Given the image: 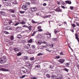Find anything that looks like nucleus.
<instances>
[{
  "mask_svg": "<svg viewBox=\"0 0 79 79\" xmlns=\"http://www.w3.org/2000/svg\"><path fill=\"white\" fill-rule=\"evenodd\" d=\"M72 26L73 27H75L76 26V25L74 23L72 24Z\"/></svg>",
  "mask_w": 79,
  "mask_h": 79,
  "instance_id": "58836bf2",
  "label": "nucleus"
},
{
  "mask_svg": "<svg viewBox=\"0 0 79 79\" xmlns=\"http://www.w3.org/2000/svg\"><path fill=\"white\" fill-rule=\"evenodd\" d=\"M31 79H37V78L35 77H32L31 78Z\"/></svg>",
  "mask_w": 79,
  "mask_h": 79,
  "instance_id": "a18cd8bd",
  "label": "nucleus"
},
{
  "mask_svg": "<svg viewBox=\"0 0 79 79\" xmlns=\"http://www.w3.org/2000/svg\"><path fill=\"white\" fill-rule=\"evenodd\" d=\"M18 24H19V23H16L15 24V26H17V25H18Z\"/></svg>",
  "mask_w": 79,
  "mask_h": 79,
  "instance_id": "0e129e2a",
  "label": "nucleus"
},
{
  "mask_svg": "<svg viewBox=\"0 0 79 79\" xmlns=\"http://www.w3.org/2000/svg\"><path fill=\"white\" fill-rule=\"evenodd\" d=\"M50 37H51V33H50L49 35L47 36V38H50Z\"/></svg>",
  "mask_w": 79,
  "mask_h": 79,
  "instance_id": "4c0bfd02",
  "label": "nucleus"
},
{
  "mask_svg": "<svg viewBox=\"0 0 79 79\" xmlns=\"http://www.w3.org/2000/svg\"><path fill=\"white\" fill-rule=\"evenodd\" d=\"M27 6L26 5H24L22 7V8L24 10H27Z\"/></svg>",
  "mask_w": 79,
  "mask_h": 79,
  "instance_id": "423d86ee",
  "label": "nucleus"
},
{
  "mask_svg": "<svg viewBox=\"0 0 79 79\" xmlns=\"http://www.w3.org/2000/svg\"><path fill=\"white\" fill-rule=\"evenodd\" d=\"M46 77H48V78H50V77H51V76H50V74H47L46 75Z\"/></svg>",
  "mask_w": 79,
  "mask_h": 79,
  "instance_id": "aec40b11",
  "label": "nucleus"
},
{
  "mask_svg": "<svg viewBox=\"0 0 79 79\" xmlns=\"http://www.w3.org/2000/svg\"><path fill=\"white\" fill-rule=\"evenodd\" d=\"M57 30H58V29H55V30L54 31V32L55 33V34H56V33H57V32H59L57 31Z\"/></svg>",
  "mask_w": 79,
  "mask_h": 79,
  "instance_id": "c756f323",
  "label": "nucleus"
},
{
  "mask_svg": "<svg viewBox=\"0 0 79 79\" xmlns=\"http://www.w3.org/2000/svg\"><path fill=\"white\" fill-rule=\"evenodd\" d=\"M26 77V75H23L21 77V78H24V77Z\"/></svg>",
  "mask_w": 79,
  "mask_h": 79,
  "instance_id": "bf43d9fd",
  "label": "nucleus"
},
{
  "mask_svg": "<svg viewBox=\"0 0 79 79\" xmlns=\"http://www.w3.org/2000/svg\"><path fill=\"white\" fill-rule=\"evenodd\" d=\"M49 16H51V15H46L44 17V18H49L50 17H49Z\"/></svg>",
  "mask_w": 79,
  "mask_h": 79,
  "instance_id": "cd10ccee",
  "label": "nucleus"
},
{
  "mask_svg": "<svg viewBox=\"0 0 79 79\" xmlns=\"http://www.w3.org/2000/svg\"><path fill=\"white\" fill-rule=\"evenodd\" d=\"M41 55H43V54L42 53H40L37 54V56H40Z\"/></svg>",
  "mask_w": 79,
  "mask_h": 79,
  "instance_id": "e433bc0d",
  "label": "nucleus"
},
{
  "mask_svg": "<svg viewBox=\"0 0 79 79\" xmlns=\"http://www.w3.org/2000/svg\"><path fill=\"white\" fill-rule=\"evenodd\" d=\"M38 31L39 32H42L43 31V30L42 29H38Z\"/></svg>",
  "mask_w": 79,
  "mask_h": 79,
  "instance_id": "de8ad7c7",
  "label": "nucleus"
},
{
  "mask_svg": "<svg viewBox=\"0 0 79 79\" xmlns=\"http://www.w3.org/2000/svg\"><path fill=\"white\" fill-rule=\"evenodd\" d=\"M20 73L21 74H25L26 73H27V69L25 68L23 70H20Z\"/></svg>",
  "mask_w": 79,
  "mask_h": 79,
  "instance_id": "f03ea898",
  "label": "nucleus"
},
{
  "mask_svg": "<svg viewBox=\"0 0 79 79\" xmlns=\"http://www.w3.org/2000/svg\"><path fill=\"white\" fill-rule=\"evenodd\" d=\"M30 60H31V61H33V60H34V57H31Z\"/></svg>",
  "mask_w": 79,
  "mask_h": 79,
  "instance_id": "a878e982",
  "label": "nucleus"
},
{
  "mask_svg": "<svg viewBox=\"0 0 79 79\" xmlns=\"http://www.w3.org/2000/svg\"><path fill=\"white\" fill-rule=\"evenodd\" d=\"M60 55H65V52L64 51H62V52H61L60 53Z\"/></svg>",
  "mask_w": 79,
  "mask_h": 79,
  "instance_id": "f8f14e48",
  "label": "nucleus"
},
{
  "mask_svg": "<svg viewBox=\"0 0 79 79\" xmlns=\"http://www.w3.org/2000/svg\"><path fill=\"white\" fill-rule=\"evenodd\" d=\"M6 60V58L5 56H3L1 58L0 60V63L1 64H4L5 63V61Z\"/></svg>",
  "mask_w": 79,
  "mask_h": 79,
  "instance_id": "f257e3e1",
  "label": "nucleus"
},
{
  "mask_svg": "<svg viewBox=\"0 0 79 79\" xmlns=\"http://www.w3.org/2000/svg\"><path fill=\"white\" fill-rule=\"evenodd\" d=\"M31 47L33 48V49H34L35 48V45H32L31 46Z\"/></svg>",
  "mask_w": 79,
  "mask_h": 79,
  "instance_id": "5fc2aeb1",
  "label": "nucleus"
},
{
  "mask_svg": "<svg viewBox=\"0 0 79 79\" xmlns=\"http://www.w3.org/2000/svg\"><path fill=\"white\" fill-rule=\"evenodd\" d=\"M70 31L72 32H74V30L73 29H71Z\"/></svg>",
  "mask_w": 79,
  "mask_h": 79,
  "instance_id": "338daca9",
  "label": "nucleus"
},
{
  "mask_svg": "<svg viewBox=\"0 0 79 79\" xmlns=\"http://www.w3.org/2000/svg\"><path fill=\"white\" fill-rule=\"evenodd\" d=\"M37 10V8L36 7H33L31 8V11L32 13H34L35 11Z\"/></svg>",
  "mask_w": 79,
  "mask_h": 79,
  "instance_id": "39448f33",
  "label": "nucleus"
},
{
  "mask_svg": "<svg viewBox=\"0 0 79 79\" xmlns=\"http://www.w3.org/2000/svg\"><path fill=\"white\" fill-rule=\"evenodd\" d=\"M51 77L52 79H56V77L55 75H52L51 76Z\"/></svg>",
  "mask_w": 79,
  "mask_h": 79,
  "instance_id": "9d476101",
  "label": "nucleus"
},
{
  "mask_svg": "<svg viewBox=\"0 0 79 79\" xmlns=\"http://www.w3.org/2000/svg\"><path fill=\"white\" fill-rule=\"evenodd\" d=\"M52 40H57V38H52Z\"/></svg>",
  "mask_w": 79,
  "mask_h": 79,
  "instance_id": "680f3d73",
  "label": "nucleus"
},
{
  "mask_svg": "<svg viewBox=\"0 0 79 79\" xmlns=\"http://www.w3.org/2000/svg\"><path fill=\"white\" fill-rule=\"evenodd\" d=\"M42 40H39L38 42V44L40 45H41L42 44Z\"/></svg>",
  "mask_w": 79,
  "mask_h": 79,
  "instance_id": "f3484780",
  "label": "nucleus"
},
{
  "mask_svg": "<svg viewBox=\"0 0 79 79\" xmlns=\"http://www.w3.org/2000/svg\"><path fill=\"white\" fill-rule=\"evenodd\" d=\"M76 26L79 27V23L78 22L76 23Z\"/></svg>",
  "mask_w": 79,
  "mask_h": 79,
  "instance_id": "4d7b16f0",
  "label": "nucleus"
},
{
  "mask_svg": "<svg viewBox=\"0 0 79 79\" xmlns=\"http://www.w3.org/2000/svg\"><path fill=\"white\" fill-rule=\"evenodd\" d=\"M60 26L61 25H62L63 24V23L62 22H60Z\"/></svg>",
  "mask_w": 79,
  "mask_h": 79,
  "instance_id": "e2e57ef3",
  "label": "nucleus"
},
{
  "mask_svg": "<svg viewBox=\"0 0 79 79\" xmlns=\"http://www.w3.org/2000/svg\"><path fill=\"white\" fill-rule=\"evenodd\" d=\"M64 61L65 60L64 59H60V62L62 63L64 62Z\"/></svg>",
  "mask_w": 79,
  "mask_h": 79,
  "instance_id": "a211bd4d",
  "label": "nucleus"
},
{
  "mask_svg": "<svg viewBox=\"0 0 79 79\" xmlns=\"http://www.w3.org/2000/svg\"><path fill=\"white\" fill-rule=\"evenodd\" d=\"M65 2H66V3H67L68 4H71V3H72L71 1H69V0L66 1H65Z\"/></svg>",
  "mask_w": 79,
  "mask_h": 79,
  "instance_id": "4468645a",
  "label": "nucleus"
},
{
  "mask_svg": "<svg viewBox=\"0 0 79 79\" xmlns=\"http://www.w3.org/2000/svg\"><path fill=\"white\" fill-rule=\"evenodd\" d=\"M36 33V31H34L33 33V34L31 36H34V35H35V34Z\"/></svg>",
  "mask_w": 79,
  "mask_h": 79,
  "instance_id": "49530a36",
  "label": "nucleus"
},
{
  "mask_svg": "<svg viewBox=\"0 0 79 79\" xmlns=\"http://www.w3.org/2000/svg\"><path fill=\"white\" fill-rule=\"evenodd\" d=\"M6 29L7 30H12L13 29L10 26H9L6 27Z\"/></svg>",
  "mask_w": 79,
  "mask_h": 79,
  "instance_id": "dca6fc26",
  "label": "nucleus"
},
{
  "mask_svg": "<svg viewBox=\"0 0 79 79\" xmlns=\"http://www.w3.org/2000/svg\"><path fill=\"white\" fill-rule=\"evenodd\" d=\"M32 23H37V22H35V21L33 20H32Z\"/></svg>",
  "mask_w": 79,
  "mask_h": 79,
  "instance_id": "6e6d98bb",
  "label": "nucleus"
},
{
  "mask_svg": "<svg viewBox=\"0 0 79 79\" xmlns=\"http://www.w3.org/2000/svg\"><path fill=\"white\" fill-rule=\"evenodd\" d=\"M60 3L62 5H64V3L63 2V1H62L61 0H60Z\"/></svg>",
  "mask_w": 79,
  "mask_h": 79,
  "instance_id": "72a5a7b5",
  "label": "nucleus"
},
{
  "mask_svg": "<svg viewBox=\"0 0 79 79\" xmlns=\"http://www.w3.org/2000/svg\"><path fill=\"white\" fill-rule=\"evenodd\" d=\"M11 16L13 17V18H15L16 15H12Z\"/></svg>",
  "mask_w": 79,
  "mask_h": 79,
  "instance_id": "8fccbe9b",
  "label": "nucleus"
},
{
  "mask_svg": "<svg viewBox=\"0 0 79 79\" xmlns=\"http://www.w3.org/2000/svg\"><path fill=\"white\" fill-rule=\"evenodd\" d=\"M5 15V12H2L1 13V14H0V16L1 17V18H3L2 17V16H4Z\"/></svg>",
  "mask_w": 79,
  "mask_h": 79,
  "instance_id": "9b49d317",
  "label": "nucleus"
},
{
  "mask_svg": "<svg viewBox=\"0 0 79 79\" xmlns=\"http://www.w3.org/2000/svg\"><path fill=\"white\" fill-rule=\"evenodd\" d=\"M28 42L29 43H32V40L30 39L28 41Z\"/></svg>",
  "mask_w": 79,
  "mask_h": 79,
  "instance_id": "79ce46f5",
  "label": "nucleus"
},
{
  "mask_svg": "<svg viewBox=\"0 0 79 79\" xmlns=\"http://www.w3.org/2000/svg\"><path fill=\"white\" fill-rule=\"evenodd\" d=\"M22 37V36H21V35L19 34L18 35L17 38H18V39H20V38H21Z\"/></svg>",
  "mask_w": 79,
  "mask_h": 79,
  "instance_id": "4be33fe9",
  "label": "nucleus"
},
{
  "mask_svg": "<svg viewBox=\"0 0 79 79\" xmlns=\"http://www.w3.org/2000/svg\"><path fill=\"white\" fill-rule=\"evenodd\" d=\"M5 66V65H0V68H3Z\"/></svg>",
  "mask_w": 79,
  "mask_h": 79,
  "instance_id": "13d9d810",
  "label": "nucleus"
},
{
  "mask_svg": "<svg viewBox=\"0 0 79 79\" xmlns=\"http://www.w3.org/2000/svg\"><path fill=\"white\" fill-rule=\"evenodd\" d=\"M9 0V1H13V0H3V2H6L5 3H7V2H8V1Z\"/></svg>",
  "mask_w": 79,
  "mask_h": 79,
  "instance_id": "b1692460",
  "label": "nucleus"
},
{
  "mask_svg": "<svg viewBox=\"0 0 79 79\" xmlns=\"http://www.w3.org/2000/svg\"><path fill=\"white\" fill-rule=\"evenodd\" d=\"M56 11L57 12H59L60 11V7H58L56 9Z\"/></svg>",
  "mask_w": 79,
  "mask_h": 79,
  "instance_id": "412c9836",
  "label": "nucleus"
},
{
  "mask_svg": "<svg viewBox=\"0 0 79 79\" xmlns=\"http://www.w3.org/2000/svg\"><path fill=\"white\" fill-rule=\"evenodd\" d=\"M35 68H40V65H36Z\"/></svg>",
  "mask_w": 79,
  "mask_h": 79,
  "instance_id": "7c9ffc66",
  "label": "nucleus"
},
{
  "mask_svg": "<svg viewBox=\"0 0 79 79\" xmlns=\"http://www.w3.org/2000/svg\"><path fill=\"white\" fill-rule=\"evenodd\" d=\"M27 28H28V29L29 30L28 31H27V32L29 31H30L29 32H31V31H32V29H31V28L32 27V26H30L29 27H28L27 26Z\"/></svg>",
  "mask_w": 79,
  "mask_h": 79,
  "instance_id": "6e6552de",
  "label": "nucleus"
},
{
  "mask_svg": "<svg viewBox=\"0 0 79 79\" xmlns=\"http://www.w3.org/2000/svg\"><path fill=\"white\" fill-rule=\"evenodd\" d=\"M27 66L28 68L29 69H31L32 68V64H29V65H27Z\"/></svg>",
  "mask_w": 79,
  "mask_h": 79,
  "instance_id": "2eb2a0df",
  "label": "nucleus"
},
{
  "mask_svg": "<svg viewBox=\"0 0 79 79\" xmlns=\"http://www.w3.org/2000/svg\"><path fill=\"white\" fill-rule=\"evenodd\" d=\"M24 48H26V49H29V47L27 46H24Z\"/></svg>",
  "mask_w": 79,
  "mask_h": 79,
  "instance_id": "c03bdc74",
  "label": "nucleus"
},
{
  "mask_svg": "<svg viewBox=\"0 0 79 79\" xmlns=\"http://www.w3.org/2000/svg\"><path fill=\"white\" fill-rule=\"evenodd\" d=\"M0 70L2 71H5V72H9L10 71V70L7 69H6V68H2L0 69Z\"/></svg>",
  "mask_w": 79,
  "mask_h": 79,
  "instance_id": "20e7f679",
  "label": "nucleus"
},
{
  "mask_svg": "<svg viewBox=\"0 0 79 79\" xmlns=\"http://www.w3.org/2000/svg\"><path fill=\"white\" fill-rule=\"evenodd\" d=\"M9 24H10V25H13V23L12 21H10L9 23Z\"/></svg>",
  "mask_w": 79,
  "mask_h": 79,
  "instance_id": "c9c22d12",
  "label": "nucleus"
},
{
  "mask_svg": "<svg viewBox=\"0 0 79 79\" xmlns=\"http://www.w3.org/2000/svg\"><path fill=\"white\" fill-rule=\"evenodd\" d=\"M25 23H26V22L24 21H22L20 23L21 24H25Z\"/></svg>",
  "mask_w": 79,
  "mask_h": 79,
  "instance_id": "5701e85b",
  "label": "nucleus"
},
{
  "mask_svg": "<svg viewBox=\"0 0 79 79\" xmlns=\"http://www.w3.org/2000/svg\"><path fill=\"white\" fill-rule=\"evenodd\" d=\"M43 44H46V45H47V43L45 41L43 42Z\"/></svg>",
  "mask_w": 79,
  "mask_h": 79,
  "instance_id": "864d4df0",
  "label": "nucleus"
},
{
  "mask_svg": "<svg viewBox=\"0 0 79 79\" xmlns=\"http://www.w3.org/2000/svg\"><path fill=\"white\" fill-rule=\"evenodd\" d=\"M21 52H19L17 54V55L18 56H21Z\"/></svg>",
  "mask_w": 79,
  "mask_h": 79,
  "instance_id": "393cba45",
  "label": "nucleus"
},
{
  "mask_svg": "<svg viewBox=\"0 0 79 79\" xmlns=\"http://www.w3.org/2000/svg\"><path fill=\"white\" fill-rule=\"evenodd\" d=\"M7 4L9 6H11V3L10 2H7Z\"/></svg>",
  "mask_w": 79,
  "mask_h": 79,
  "instance_id": "052dcab7",
  "label": "nucleus"
},
{
  "mask_svg": "<svg viewBox=\"0 0 79 79\" xmlns=\"http://www.w3.org/2000/svg\"><path fill=\"white\" fill-rule=\"evenodd\" d=\"M4 34H10L9 32H8L6 31H4Z\"/></svg>",
  "mask_w": 79,
  "mask_h": 79,
  "instance_id": "2f4dec72",
  "label": "nucleus"
},
{
  "mask_svg": "<svg viewBox=\"0 0 79 79\" xmlns=\"http://www.w3.org/2000/svg\"><path fill=\"white\" fill-rule=\"evenodd\" d=\"M30 5H31V3L29 2H26V5L27 6H30Z\"/></svg>",
  "mask_w": 79,
  "mask_h": 79,
  "instance_id": "ddd939ff",
  "label": "nucleus"
},
{
  "mask_svg": "<svg viewBox=\"0 0 79 79\" xmlns=\"http://www.w3.org/2000/svg\"><path fill=\"white\" fill-rule=\"evenodd\" d=\"M25 12V11H20V14H23Z\"/></svg>",
  "mask_w": 79,
  "mask_h": 79,
  "instance_id": "ea45409f",
  "label": "nucleus"
},
{
  "mask_svg": "<svg viewBox=\"0 0 79 79\" xmlns=\"http://www.w3.org/2000/svg\"><path fill=\"white\" fill-rule=\"evenodd\" d=\"M56 59H59L60 58V56H56Z\"/></svg>",
  "mask_w": 79,
  "mask_h": 79,
  "instance_id": "69168bd1",
  "label": "nucleus"
},
{
  "mask_svg": "<svg viewBox=\"0 0 79 79\" xmlns=\"http://www.w3.org/2000/svg\"><path fill=\"white\" fill-rule=\"evenodd\" d=\"M23 27H25V28H26L27 27V26L26 25H24L23 26Z\"/></svg>",
  "mask_w": 79,
  "mask_h": 79,
  "instance_id": "774afa93",
  "label": "nucleus"
},
{
  "mask_svg": "<svg viewBox=\"0 0 79 79\" xmlns=\"http://www.w3.org/2000/svg\"><path fill=\"white\" fill-rule=\"evenodd\" d=\"M41 29V26H38V29Z\"/></svg>",
  "mask_w": 79,
  "mask_h": 79,
  "instance_id": "603ef678",
  "label": "nucleus"
},
{
  "mask_svg": "<svg viewBox=\"0 0 79 79\" xmlns=\"http://www.w3.org/2000/svg\"><path fill=\"white\" fill-rule=\"evenodd\" d=\"M14 39V36H13V35H12L10 36V40H13Z\"/></svg>",
  "mask_w": 79,
  "mask_h": 79,
  "instance_id": "bb28decb",
  "label": "nucleus"
},
{
  "mask_svg": "<svg viewBox=\"0 0 79 79\" xmlns=\"http://www.w3.org/2000/svg\"><path fill=\"white\" fill-rule=\"evenodd\" d=\"M4 21H5L4 23L5 26H7V25H8V24H9V21L6 20V19H4Z\"/></svg>",
  "mask_w": 79,
  "mask_h": 79,
  "instance_id": "7ed1b4c3",
  "label": "nucleus"
},
{
  "mask_svg": "<svg viewBox=\"0 0 79 79\" xmlns=\"http://www.w3.org/2000/svg\"><path fill=\"white\" fill-rule=\"evenodd\" d=\"M70 62H68L66 64V66H69L70 65Z\"/></svg>",
  "mask_w": 79,
  "mask_h": 79,
  "instance_id": "c85d7f7f",
  "label": "nucleus"
},
{
  "mask_svg": "<svg viewBox=\"0 0 79 79\" xmlns=\"http://www.w3.org/2000/svg\"><path fill=\"white\" fill-rule=\"evenodd\" d=\"M10 13H15V10L13 9H10L9 10Z\"/></svg>",
  "mask_w": 79,
  "mask_h": 79,
  "instance_id": "1a4fd4ad",
  "label": "nucleus"
},
{
  "mask_svg": "<svg viewBox=\"0 0 79 79\" xmlns=\"http://www.w3.org/2000/svg\"><path fill=\"white\" fill-rule=\"evenodd\" d=\"M64 25L65 26H67V23L66 22H64Z\"/></svg>",
  "mask_w": 79,
  "mask_h": 79,
  "instance_id": "3c124183",
  "label": "nucleus"
},
{
  "mask_svg": "<svg viewBox=\"0 0 79 79\" xmlns=\"http://www.w3.org/2000/svg\"><path fill=\"white\" fill-rule=\"evenodd\" d=\"M70 8L72 10H74V7H73V6H70Z\"/></svg>",
  "mask_w": 79,
  "mask_h": 79,
  "instance_id": "a19ab883",
  "label": "nucleus"
},
{
  "mask_svg": "<svg viewBox=\"0 0 79 79\" xmlns=\"http://www.w3.org/2000/svg\"><path fill=\"white\" fill-rule=\"evenodd\" d=\"M14 50L15 51V52H17L19 50V48H13Z\"/></svg>",
  "mask_w": 79,
  "mask_h": 79,
  "instance_id": "0eeeda50",
  "label": "nucleus"
},
{
  "mask_svg": "<svg viewBox=\"0 0 79 79\" xmlns=\"http://www.w3.org/2000/svg\"><path fill=\"white\" fill-rule=\"evenodd\" d=\"M13 4H14V5H16V4H17V2L16 1H15L13 2Z\"/></svg>",
  "mask_w": 79,
  "mask_h": 79,
  "instance_id": "09e8293b",
  "label": "nucleus"
},
{
  "mask_svg": "<svg viewBox=\"0 0 79 79\" xmlns=\"http://www.w3.org/2000/svg\"><path fill=\"white\" fill-rule=\"evenodd\" d=\"M75 36L76 39H77V38H79L78 37H79V35H78V34H75Z\"/></svg>",
  "mask_w": 79,
  "mask_h": 79,
  "instance_id": "473e14b6",
  "label": "nucleus"
},
{
  "mask_svg": "<svg viewBox=\"0 0 79 79\" xmlns=\"http://www.w3.org/2000/svg\"><path fill=\"white\" fill-rule=\"evenodd\" d=\"M26 64L27 65H27H29V64H30V62L29 61H28L27 62Z\"/></svg>",
  "mask_w": 79,
  "mask_h": 79,
  "instance_id": "f704fd0d",
  "label": "nucleus"
},
{
  "mask_svg": "<svg viewBox=\"0 0 79 79\" xmlns=\"http://www.w3.org/2000/svg\"><path fill=\"white\" fill-rule=\"evenodd\" d=\"M24 59L26 60H29V58H28V57L26 56H24Z\"/></svg>",
  "mask_w": 79,
  "mask_h": 79,
  "instance_id": "6ab92c4d",
  "label": "nucleus"
},
{
  "mask_svg": "<svg viewBox=\"0 0 79 79\" xmlns=\"http://www.w3.org/2000/svg\"><path fill=\"white\" fill-rule=\"evenodd\" d=\"M64 70L66 71L67 72H69V69H68L66 68H65L64 69Z\"/></svg>",
  "mask_w": 79,
  "mask_h": 79,
  "instance_id": "37998d69",
  "label": "nucleus"
}]
</instances>
